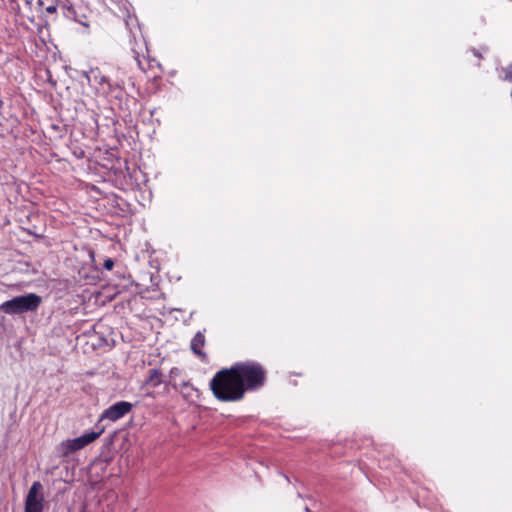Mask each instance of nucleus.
<instances>
[{"instance_id": "1", "label": "nucleus", "mask_w": 512, "mask_h": 512, "mask_svg": "<svg viewBox=\"0 0 512 512\" xmlns=\"http://www.w3.org/2000/svg\"><path fill=\"white\" fill-rule=\"evenodd\" d=\"M209 387L213 396L221 402H237L245 395L242 382L235 375L232 366L218 371L211 379Z\"/></svg>"}, {"instance_id": "2", "label": "nucleus", "mask_w": 512, "mask_h": 512, "mask_svg": "<svg viewBox=\"0 0 512 512\" xmlns=\"http://www.w3.org/2000/svg\"><path fill=\"white\" fill-rule=\"evenodd\" d=\"M235 375L240 382L242 388L247 390H255L264 385L266 379V372L263 367L256 362H241L232 366Z\"/></svg>"}, {"instance_id": "3", "label": "nucleus", "mask_w": 512, "mask_h": 512, "mask_svg": "<svg viewBox=\"0 0 512 512\" xmlns=\"http://www.w3.org/2000/svg\"><path fill=\"white\" fill-rule=\"evenodd\" d=\"M41 304V297L34 293L14 297L0 305V310L7 314H22L35 311Z\"/></svg>"}, {"instance_id": "4", "label": "nucleus", "mask_w": 512, "mask_h": 512, "mask_svg": "<svg viewBox=\"0 0 512 512\" xmlns=\"http://www.w3.org/2000/svg\"><path fill=\"white\" fill-rule=\"evenodd\" d=\"M43 486L39 481L32 483L26 499L25 512H42L44 507Z\"/></svg>"}, {"instance_id": "5", "label": "nucleus", "mask_w": 512, "mask_h": 512, "mask_svg": "<svg viewBox=\"0 0 512 512\" xmlns=\"http://www.w3.org/2000/svg\"><path fill=\"white\" fill-rule=\"evenodd\" d=\"M103 432L104 428H101L98 431L86 432L77 438L67 440L63 445L65 446L67 453L75 452L96 440Z\"/></svg>"}, {"instance_id": "6", "label": "nucleus", "mask_w": 512, "mask_h": 512, "mask_svg": "<svg viewBox=\"0 0 512 512\" xmlns=\"http://www.w3.org/2000/svg\"><path fill=\"white\" fill-rule=\"evenodd\" d=\"M132 407L133 406L130 402L119 401L105 409L102 412L99 421L109 420L111 422H115L129 413Z\"/></svg>"}, {"instance_id": "7", "label": "nucleus", "mask_w": 512, "mask_h": 512, "mask_svg": "<svg viewBox=\"0 0 512 512\" xmlns=\"http://www.w3.org/2000/svg\"><path fill=\"white\" fill-rule=\"evenodd\" d=\"M206 344V338L203 332L198 331L191 340L190 348L192 352L197 355L201 361L207 362V354L202 350Z\"/></svg>"}, {"instance_id": "8", "label": "nucleus", "mask_w": 512, "mask_h": 512, "mask_svg": "<svg viewBox=\"0 0 512 512\" xmlns=\"http://www.w3.org/2000/svg\"><path fill=\"white\" fill-rule=\"evenodd\" d=\"M94 79L101 86L103 93L107 94L111 92V84L107 77L98 74L94 76Z\"/></svg>"}, {"instance_id": "9", "label": "nucleus", "mask_w": 512, "mask_h": 512, "mask_svg": "<svg viewBox=\"0 0 512 512\" xmlns=\"http://www.w3.org/2000/svg\"><path fill=\"white\" fill-rule=\"evenodd\" d=\"M498 71L500 72V78L502 80L512 83V63L506 67H501Z\"/></svg>"}, {"instance_id": "10", "label": "nucleus", "mask_w": 512, "mask_h": 512, "mask_svg": "<svg viewBox=\"0 0 512 512\" xmlns=\"http://www.w3.org/2000/svg\"><path fill=\"white\" fill-rule=\"evenodd\" d=\"M125 22L126 26L130 29V31H133V29L137 27V19L135 16L128 15Z\"/></svg>"}, {"instance_id": "11", "label": "nucleus", "mask_w": 512, "mask_h": 512, "mask_svg": "<svg viewBox=\"0 0 512 512\" xmlns=\"http://www.w3.org/2000/svg\"><path fill=\"white\" fill-rule=\"evenodd\" d=\"M104 267L108 270L112 269L113 267V261L111 259H108L104 263Z\"/></svg>"}, {"instance_id": "12", "label": "nucleus", "mask_w": 512, "mask_h": 512, "mask_svg": "<svg viewBox=\"0 0 512 512\" xmlns=\"http://www.w3.org/2000/svg\"><path fill=\"white\" fill-rule=\"evenodd\" d=\"M46 11L48 13H54L56 11V7L55 6H49L46 8Z\"/></svg>"}, {"instance_id": "13", "label": "nucleus", "mask_w": 512, "mask_h": 512, "mask_svg": "<svg viewBox=\"0 0 512 512\" xmlns=\"http://www.w3.org/2000/svg\"><path fill=\"white\" fill-rule=\"evenodd\" d=\"M305 511L306 512H311L310 509L308 507L305 508Z\"/></svg>"}]
</instances>
